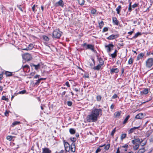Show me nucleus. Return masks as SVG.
Segmentation results:
<instances>
[{
    "instance_id": "1a4fd4ad",
    "label": "nucleus",
    "mask_w": 153,
    "mask_h": 153,
    "mask_svg": "<svg viewBox=\"0 0 153 153\" xmlns=\"http://www.w3.org/2000/svg\"><path fill=\"white\" fill-rule=\"evenodd\" d=\"M42 153H52V151L47 147H45L42 149Z\"/></svg>"
},
{
    "instance_id": "6e6d98bb",
    "label": "nucleus",
    "mask_w": 153,
    "mask_h": 153,
    "mask_svg": "<svg viewBox=\"0 0 153 153\" xmlns=\"http://www.w3.org/2000/svg\"><path fill=\"white\" fill-rule=\"evenodd\" d=\"M149 140L150 142L153 141V135L151 136Z\"/></svg>"
},
{
    "instance_id": "79ce46f5",
    "label": "nucleus",
    "mask_w": 153,
    "mask_h": 153,
    "mask_svg": "<svg viewBox=\"0 0 153 153\" xmlns=\"http://www.w3.org/2000/svg\"><path fill=\"white\" fill-rule=\"evenodd\" d=\"M97 12L96 10L93 9L91 10V13L93 14H95Z\"/></svg>"
},
{
    "instance_id": "bf43d9fd",
    "label": "nucleus",
    "mask_w": 153,
    "mask_h": 153,
    "mask_svg": "<svg viewBox=\"0 0 153 153\" xmlns=\"http://www.w3.org/2000/svg\"><path fill=\"white\" fill-rule=\"evenodd\" d=\"M137 5H138V4L135 3V4H134L132 6V7L134 8L136 7L137 6Z\"/></svg>"
},
{
    "instance_id": "f03ea898",
    "label": "nucleus",
    "mask_w": 153,
    "mask_h": 153,
    "mask_svg": "<svg viewBox=\"0 0 153 153\" xmlns=\"http://www.w3.org/2000/svg\"><path fill=\"white\" fill-rule=\"evenodd\" d=\"M91 113L95 116L97 119L100 114L102 115V110L100 108H94L93 109Z\"/></svg>"
},
{
    "instance_id": "2f4dec72",
    "label": "nucleus",
    "mask_w": 153,
    "mask_h": 153,
    "mask_svg": "<svg viewBox=\"0 0 153 153\" xmlns=\"http://www.w3.org/2000/svg\"><path fill=\"white\" fill-rule=\"evenodd\" d=\"M141 35V33L140 32H138L135 34L134 36L133 37V38L134 39L136 38L139 35Z\"/></svg>"
},
{
    "instance_id": "bb28decb",
    "label": "nucleus",
    "mask_w": 153,
    "mask_h": 153,
    "mask_svg": "<svg viewBox=\"0 0 153 153\" xmlns=\"http://www.w3.org/2000/svg\"><path fill=\"white\" fill-rule=\"evenodd\" d=\"M121 113L119 111H117L115 112L114 114V117H119Z\"/></svg>"
},
{
    "instance_id": "69168bd1",
    "label": "nucleus",
    "mask_w": 153,
    "mask_h": 153,
    "mask_svg": "<svg viewBox=\"0 0 153 153\" xmlns=\"http://www.w3.org/2000/svg\"><path fill=\"white\" fill-rule=\"evenodd\" d=\"M95 65H94V63L93 64L92 63H91V62H89V65L91 67H92L93 66H94Z\"/></svg>"
},
{
    "instance_id": "9d476101",
    "label": "nucleus",
    "mask_w": 153,
    "mask_h": 153,
    "mask_svg": "<svg viewBox=\"0 0 153 153\" xmlns=\"http://www.w3.org/2000/svg\"><path fill=\"white\" fill-rule=\"evenodd\" d=\"M64 146L65 150L66 152H69L70 150V144L67 142L64 143Z\"/></svg>"
},
{
    "instance_id": "393cba45",
    "label": "nucleus",
    "mask_w": 153,
    "mask_h": 153,
    "mask_svg": "<svg viewBox=\"0 0 153 153\" xmlns=\"http://www.w3.org/2000/svg\"><path fill=\"white\" fill-rule=\"evenodd\" d=\"M32 66L35 67L36 70H37L40 68V65L39 64H38L37 65L33 64L31 66L32 67Z\"/></svg>"
},
{
    "instance_id": "de8ad7c7",
    "label": "nucleus",
    "mask_w": 153,
    "mask_h": 153,
    "mask_svg": "<svg viewBox=\"0 0 153 153\" xmlns=\"http://www.w3.org/2000/svg\"><path fill=\"white\" fill-rule=\"evenodd\" d=\"M40 81L39 79L36 81V82L35 83V85H38L40 82Z\"/></svg>"
},
{
    "instance_id": "49530a36",
    "label": "nucleus",
    "mask_w": 153,
    "mask_h": 153,
    "mask_svg": "<svg viewBox=\"0 0 153 153\" xmlns=\"http://www.w3.org/2000/svg\"><path fill=\"white\" fill-rule=\"evenodd\" d=\"M21 5H17V7L19 8V9L22 11L23 12V10L21 7Z\"/></svg>"
},
{
    "instance_id": "13d9d810",
    "label": "nucleus",
    "mask_w": 153,
    "mask_h": 153,
    "mask_svg": "<svg viewBox=\"0 0 153 153\" xmlns=\"http://www.w3.org/2000/svg\"><path fill=\"white\" fill-rule=\"evenodd\" d=\"M114 104H112L110 106V108L112 110L114 108Z\"/></svg>"
},
{
    "instance_id": "cd10ccee",
    "label": "nucleus",
    "mask_w": 153,
    "mask_h": 153,
    "mask_svg": "<svg viewBox=\"0 0 153 153\" xmlns=\"http://www.w3.org/2000/svg\"><path fill=\"white\" fill-rule=\"evenodd\" d=\"M69 132L70 134H74L76 132L75 130L73 128L70 129Z\"/></svg>"
},
{
    "instance_id": "603ef678",
    "label": "nucleus",
    "mask_w": 153,
    "mask_h": 153,
    "mask_svg": "<svg viewBox=\"0 0 153 153\" xmlns=\"http://www.w3.org/2000/svg\"><path fill=\"white\" fill-rule=\"evenodd\" d=\"M110 147L109 145H107L105 147L104 149L106 150H108L109 149Z\"/></svg>"
},
{
    "instance_id": "0eeeda50",
    "label": "nucleus",
    "mask_w": 153,
    "mask_h": 153,
    "mask_svg": "<svg viewBox=\"0 0 153 153\" xmlns=\"http://www.w3.org/2000/svg\"><path fill=\"white\" fill-rule=\"evenodd\" d=\"M23 59L27 61H29L31 60L32 57L30 54L28 53H26L22 56Z\"/></svg>"
},
{
    "instance_id": "7c9ffc66",
    "label": "nucleus",
    "mask_w": 153,
    "mask_h": 153,
    "mask_svg": "<svg viewBox=\"0 0 153 153\" xmlns=\"http://www.w3.org/2000/svg\"><path fill=\"white\" fill-rule=\"evenodd\" d=\"M102 99V97L100 95H97L96 97L97 100L98 101H101Z\"/></svg>"
},
{
    "instance_id": "f3484780",
    "label": "nucleus",
    "mask_w": 153,
    "mask_h": 153,
    "mask_svg": "<svg viewBox=\"0 0 153 153\" xmlns=\"http://www.w3.org/2000/svg\"><path fill=\"white\" fill-rule=\"evenodd\" d=\"M113 23L114 25H118L119 22L117 18L115 17H113L112 18Z\"/></svg>"
},
{
    "instance_id": "ea45409f",
    "label": "nucleus",
    "mask_w": 153,
    "mask_h": 153,
    "mask_svg": "<svg viewBox=\"0 0 153 153\" xmlns=\"http://www.w3.org/2000/svg\"><path fill=\"white\" fill-rule=\"evenodd\" d=\"M67 104L68 106H71L72 105V103L71 101H68L67 102Z\"/></svg>"
},
{
    "instance_id": "dca6fc26",
    "label": "nucleus",
    "mask_w": 153,
    "mask_h": 153,
    "mask_svg": "<svg viewBox=\"0 0 153 153\" xmlns=\"http://www.w3.org/2000/svg\"><path fill=\"white\" fill-rule=\"evenodd\" d=\"M119 70L117 68H112L110 69V73L111 74H112L114 73H117L119 72Z\"/></svg>"
},
{
    "instance_id": "4be33fe9",
    "label": "nucleus",
    "mask_w": 153,
    "mask_h": 153,
    "mask_svg": "<svg viewBox=\"0 0 153 153\" xmlns=\"http://www.w3.org/2000/svg\"><path fill=\"white\" fill-rule=\"evenodd\" d=\"M42 38L43 40L46 42H48L49 40V38L47 36L45 35L42 36Z\"/></svg>"
},
{
    "instance_id": "5701e85b",
    "label": "nucleus",
    "mask_w": 153,
    "mask_h": 153,
    "mask_svg": "<svg viewBox=\"0 0 153 153\" xmlns=\"http://www.w3.org/2000/svg\"><path fill=\"white\" fill-rule=\"evenodd\" d=\"M144 56V54L143 53H140L138 55L137 57V60H138L140 59H141Z\"/></svg>"
},
{
    "instance_id": "4d7b16f0",
    "label": "nucleus",
    "mask_w": 153,
    "mask_h": 153,
    "mask_svg": "<svg viewBox=\"0 0 153 153\" xmlns=\"http://www.w3.org/2000/svg\"><path fill=\"white\" fill-rule=\"evenodd\" d=\"M134 129L133 128H131L129 131V133H132L134 131Z\"/></svg>"
},
{
    "instance_id": "e2e57ef3",
    "label": "nucleus",
    "mask_w": 153,
    "mask_h": 153,
    "mask_svg": "<svg viewBox=\"0 0 153 153\" xmlns=\"http://www.w3.org/2000/svg\"><path fill=\"white\" fill-rule=\"evenodd\" d=\"M4 115L6 116H7L8 115V112L7 111H6L4 113Z\"/></svg>"
},
{
    "instance_id": "8fccbe9b",
    "label": "nucleus",
    "mask_w": 153,
    "mask_h": 153,
    "mask_svg": "<svg viewBox=\"0 0 153 153\" xmlns=\"http://www.w3.org/2000/svg\"><path fill=\"white\" fill-rule=\"evenodd\" d=\"M66 93V91H64L62 92V93H60V94L62 96V97H63Z\"/></svg>"
},
{
    "instance_id": "c756f323",
    "label": "nucleus",
    "mask_w": 153,
    "mask_h": 153,
    "mask_svg": "<svg viewBox=\"0 0 153 153\" xmlns=\"http://www.w3.org/2000/svg\"><path fill=\"white\" fill-rule=\"evenodd\" d=\"M78 2L80 5H83L85 2L84 0H78Z\"/></svg>"
},
{
    "instance_id": "680f3d73",
    "label": "nucleus",
    "mask_w": 153,
    "mask_h": 153,
    "mask_svg": "<svg viewBox=\"0 0 153 153\" xmlns=\"http://www.w3.org/2000/svg\"><path fill=\"white\" fill-rule=\"evenodd\" d=\"M65 85L67 86L68 87H70V85L69 84V82H65Z\"/></svg>"
},
{
    "instance_id": "c03bdc74",
    "label": "nucleus",
    "mask_w": 153,
    "mask_h": 153,
    "mask_svg": "<svg viewBox=\"0 0 153 153\" xmlns=\"http://www.w3.org/2000/svg\"><path fill=\"white\" fill-rule=\"evenodd\" d=\"M26 92V91L25 90H23L22 91H19V93L20 94H25Z\"/></svg>"
},
{
    "instance_id": "052dcab7",
    "label": "nucleus",
    "mask_w": 153,
    "mask_h": 153,
    "mask_svg": "<svg viewBox=\"0 0 153 153\" xmlns=\"http://www.w3.org/2000/svg\"><path fill=\"white\" fill-rule=\"evenodd\" d=\"M122 147L124 148L127 149L128 147V146L127 144H125L124 146H123Z\"/></svg>"
},
{
    "instance_id": "9b49d317",
    "label": "nucleus",
    "mask_w": 153,
    "mask_h": 153,
    "mask_svg": "<svg viewBox=\"0 0 153 153\" xmlns=\"http://www.w3.org/2000/svg\"><path fill=\"white\" fill-rule=\"evenodd\" d=\"M114 45L112 44H109L108 45H106L105 47L107 48V51L108 52H110L111 50L113 48Z\"/></svg>"
},
{
    "instance_id": "f257e3e1",
    "label": "nucleus",
    "mask_w": 153,
    "mask_h": 153,
    "mask_svg": "<svg viewBox=\"0 0 153 153\" xmlns=\"http://www.w3.org/2000/svg\"><path fill=\"white\" fill-rule=\"evenodd\" d=\"M143 140L137 138L131 141L132 143L134 145L133 149L135 150H137L139 148L140 145L143 142Z\"/></svg>"
},
{
    "instance_id": "c85d7f7f",
    "label": "nucleus",
    "mask_w": 153,
    "mask_h": 153,
    "mask_svg": "<svg viewBox=\"0 0 153 153\" xmlns=\"http://www.w3.org/2000/svg\"><path fill=\"white\" fill-rule=\"evenodd\" d=\"M129 117H130V115H128L124 119V120L123 122V124H125L127 122V121H128V120L129 119Z\"/></svg>"
},
{
    "instance_id": "338daca9",
    "label": "nucleus",
    "mask_w": 153,
    "mask_h": 153,
    "mask_svg": "<svg viewBox=\"0 0 153 153\" xmlns=\"http://www.w3.org/2000/svg\"><path fill=\"white\" fill-rule=\"evenodd\" d=\"M116 153H120V148L119 147L117 149Z\"/></svg>"
},
{
    "instance_id": "a878e982",
    "label": "nucleus",
    "mask_w": 153,
    "mask_h": 153,
    "mask_svg": "<svg viewBox=\"0 0 153 153\" xmlns=\"http://www.w3.org/2000/svg\"><path fill=\"white\" fill-rule=\"evenodd\" d=\"M5 74L7 76H10L12 75V73L8 71H6Z\"/></svg>"
},
{
    "instance_id": "37998d69",
    "label": "nucleus",
    "mask_w": 153,
    "mask_h": 153,
    "mask_svg": "<svg viewBox=\"0 0 153 153\" xmlns=\"http://www.w3.org/2000/svg\"><path fill=\"white\" fill-rule=\"evenodd\" d=\"M37 5H36V6L35 5H33V6L32 7V10H33V11L34 12H35V11H36V10H35V7H36V6H37Z\"/></svg>"
},
{
    "instance_id": "5fc2aeb1",
    "label": "nucleus",
    "mask_w": 153,
    "mask_h": 153,
    "mask_svg": "<svg viewBox=\"0 0 153 153\" xmlns=\"http://www.w3.org/2000/svg\"><path fill=\"white\" fill-rule=\"evenodd\" d=\"M22 68L23 69H24L25 68H29V66L28 65H25L24 66H22Z\"/></svg>"
},
{
    "instance_id": "6e6552de",
    "label": "nucleus",
    "mask_w": 153,
    "mask_h": 153,
    "mask_svg": "<svg viewBox=\"0 0 153 153\" xmlns=\"http://www.w3.org/2000/svg\"><path fill=\"white\" fill-rule=\"evenodd\" d=\"M119 35L118 34H112L107 37V39L108 40H112L116 39L119 37Z\"/></svg>"
},
{
    "instance_id": "0e129e2a",
    "label": "nucleus",
    "mask_w": 153,
    "mask_h": 153,
    "mask_svg": "<svg viewBox=\"0 0 153 153\" xmlns=\"http://www.w3.org/2000/svg\"><path fill=\"white\" fill-rule=\"evenodd\" d=\"M128 10L129 12H131L132 10V9L131 7V6H129L128 8Z\"/></svg>"
},
{
    "instance_id": "4468645a",
    "label": "nucleus",
    "mask_w": 153,
    "mask_h": 153,
    "mask_svg": "<svg viewBox=\"0 0 153 153\" xmlns=\"http://www.w3.org/2000/svg\"><path fill=\"white\" fill-rule=\"evenodd\" d=\"M75 143L73 142L71 145L70 149H71V151L74 152L75 151Z\"/></svg>"
},
{
    "instance_id": "f8f14e48",
    "label": "nucleus",
    "mask_w": 153,
    "mask_h": 153,
    "mask_svg": "<svg viewBox=\"0 0 153 153\" xmlns=\"http://www.w3.org/2000/svg\"><path fill=\"white\" fill-rule=\"evenodd\" d=\"M33 48V44H30L26 48H22V49L23 50L29 51L31 50Z\"/></svg>"
},
{
    "instance_id": "774afa93",
    "label": "nucleus",
    "mask_w": 153,
    "mask_h": 153,
    "mask_svg": "<svg viewBox=\"0 0 153 153\" xmlns=\"http://www.w3.org/2000/svg\"><path fill=\"white\" fill-rule=\"evenodd\" d=\"M140 126L138 127H134L133 128V129H134V130L138 129V128H140Z\"/></svg>"
},
{
    "instance_id": "e433bc0d",
    "label": "nucleus",
    "mask_w": 153,
    "mask_h": 153,
    "mask_svg": "<svg viewBox=\"0 0 153 153\" xmlns=\"http://www.w3.org/2000/svg\"><path fill=\"white\" fill-rule=\"evenodd\" d=\"M70 140L71 141L73 142H75L76 140V139L75 137H70Z\"/></svg>"
},
{
    "instance_id": "aec40b11",
    "label": "nucleus",
    "mask_w": 153,
    "mask_h": 153,
    "mask_svg": "<svg viewBox=\"0 0 153 153\" xmlns=\"http://www.w3.org/2000/svg\"><path fill=\"white\" fill-rule=\"evenodd\" d=\"M117 50H115L114 52L113 53L111 54V56L112 58H115L117 56Z\"/></svg>"
},
{
    "instance_id": "ddd939ff",
    "label": "nucleus",
    "mask_w": 153,
    "mask_h": 153,
    "mask_svg": "<svg viewBox=\"0 0 153 153\" xmlns=\"http://www.w3.org/2000/svg\"><path fill=\"white\" fill-rule=\"evenodd\" d=\"M64 5L63 1L62 0H59L58 2L56 3L55 4V6L56 7L60 6L63 7Z\"/></svg>"
},
{
    "instance_id": "3c124183",
    "label": "nucleus",
    "mask_w": 153,
    "mask_h": 153,
    "mask_svg": "<svg viewBox=\"0 0 153 153\" xmlns=\"http://www.w3.org/2000/svg\"><path fill=\"white\" fill-rule=\"evenodd\" d=\"M101 151V149L99 148V147L96 151L95 153H98V152H100Z\"/></svg>"
},
{
    "instance_id": "a211bd4d",
    "label": "nucleus",
    "mask_w": 153,
    "mask_h": 153,
    "mask_svg": "<svg viewBox=\"0 0 153 153\" xmlns=\"http://www.w3.org/2000/svg\"><path fill=\"white\" fill-rule=\"evenodd\" d=\"M97 59H98L99 62L100 63V64L101 65H102L104 63V62L103 59L101 57L99 58L98 56H97Z\"/></svg>"
},
{
    "instance_id": "a18cd8bd",
    "label": "nucleus",
    "mask_w": 153,
    "mask_h": 153,
    "mask_svg": "<svg viewBox=\"0 0 153 153\" xmlns=\"http://www.w3.org/2000/svg\"><path fill=\"white\" fill-rule=\"evenodd\" d=\"M116 131L115 128L112 131L111 135V136H113Z\"/></svg>"
},
{
    "instance_id": "58836bf2",
    "label": "nucleus",
    "mask_w": 153,
    "mask_h": 153,
    "mask_svg": "<svg viewBox=\"0 0 153 153\" xmlns=\"http://www.w3.org/2000/svg\"><path fill=\"white\" fill-rule=\"evenodd\" d=\"M20 123V122L19 121H15L13 123L12 125L13 126H15L19 124Z\"/></svg>"
},
{
    "instance_id": "a19ab883",
    "label": "nucleus",
    "mask_w": 153,
    "mask_h": 153,
    "mask_svg": "<svg viewBox=\"0 0 153 153\" xmlns=\"http://www.w3.org/2000/svg\"><path fill=\"white\" fill-rule=\"evenodd\" d=\"M144 152V149H140L138 152V153H143Z\"/></svg>"
},
{
    "instance_id": "20e7f679",
    "label": "nucleus",
    "mask_w": 153,
    "mask_h": 153,
    "mask_svg": "<svg viewBox=\"0 0 153 153\" xmlns=\"http://www.w3.org/2000/svg\"><path fill=\"white\" fill-rule=\"evenodd\" d=\"M62 32L59 29H56L53 32L52 37L55 38L59 39L62 35Z\"/></svg>"
},
{
    "instance_id": "423d86ee",
    "label": "nucleus",
    "mask_w": 153,
    "mask_h": 153,
    "mask_svg": "<svg viewBox=\"0 0 153 153\" xmlns=\"http://www.w3.org/2000/svg\"><path fill=\"white\" fill-rule=\"evenodd\" d=\"M82 46L85 47L86 46L85 49H89L93 51L94 52V46L91 44H88L85 43L82 44Z\"/></svg>"
},
{
    "instance_id": "7ed1b4c3",
    "label": "nucleus",
    "mask_w": 153,
    "mask_h": 153,
    "mask_svg": "<svg viewBox=\"0 0 153 153\" xmlns=\"http://www.w3.org/2000/svg\"><path fill=\"white\" fill-rule=\"evenodd\" d=\"M86 120L88 122H95L97 121V118L91 113L90 114L87 116Z\"/></svg>"
},
{
    "instance_id": "864d4df0",
    "label": "nucleus",
    "mask_w": 153,
    "mask_h": 153,
    "mask_svg": "<svg viewBox=\"0 0 153 153\" xmlns=\"http://www.w3.org/2000/svg\"><path fill=\"white\" fill-rule=\"evenodd\" d=\"M117 97H118V96H117V95L116 94H114L113 95V96L112 97V98L114 99L117 98Z\"/></svg>"
},
{
    "instance_id": "f704fd0d",
    "label": "nucleus",
    "mask_w": 153,
    "mask_h": 153,
    "mask_svg": "<svg viewBox=\"0 0 153 153\" xmlns=\"http://www.w3.org/2000/svg\"><path fill=\"white\" fill-rule=\"evenodd\" d=\"M100 28H101L104 25V23L102 21H101L99 23Z\"/></svg>"
},
{
    "instance_id": "b1692460",
    "label": "nucleus",
    "mask_w": 153,
    "mask_h": 153,
    "mask_svg": "<svg viewBox=\"0 0 153 153\" xmlns=\"http://www.w3.org/2000/svg\"><path fill=\"white\" fill-rule=\"evenodd\" d=\"M121 9V5H119L116 9V10L118 14H119Z\"/></svg>"
},
{
    "instance_id": "2eb2a0df",
    "label": "nucleus",
    "mask_w": 153,
    "mask_h": 153,
    "mask_svg": "<svg viewBox=\"0 0 153 153\" xmlns=\"http://www.w3.org/2000/svg\"><path fill=\"white\" fill-rule=\"evenodd\" d=\"M144 117V115L143 113H140L137 114L135 117L136 119H141Z\"/></svg>"
},
{
    "instance_id": "4c0bfd02",
    "label": "nucleus",
    "mask_w": 153,
    "mask_h": 153,
    "mask_svg": "<svg viewBox=\"0 0 153 153\" xmlns=\"http://www.w3.org/2000/svg\"><path fill=\"white\" fill-rule=\"evenodd\" d=\"M1 99L3 100H5L6 101H8L9 100L7 98H6L5 96H3Z\"/></svg>"
},
{
    "instance_id": "72a5a7b5",
    "label": "nucleus",
    "mask_w": 153,
    "mask_h": 153,
    "mask_svg": "<svg viewBox=\"0 0 153 153\" xmlns=\"http://www.w3.org/2000/svg\"><path fill=\"white\" fill-rule=\"evenodd\" d=\"M133 59L131 58H130L128 61V64H131L133 63Z\"/></svg>"
},
{
    "instance_id": "6ab92c4d",
    "label": "nucleus",
    "mask_w": 153,
    "mask_h": 153,
    "mask_svg": "<svg viewBox=\"0 0 153 153\" xmlns=\"http://www.w3.org/2000/svg\"><path fill=\"white\" fill-rule=\"evenodd\" d=\"M148 93V91L147 88H144L142 91L140 92L141 94H146Z\"/></svg>"
},
{
    "instance_id": "412c9836",
    "label": "nucleus",
    "mask_w": 153,
    "mask_h": 153,
    "mask_svg": "<svg viewBox=\"0 0 153 153\" xmlns=\"http://www.w3.org/2000/svg\"><path fill=\"white\" fill-rule=\"evenodd\" d=\"M101 66V65L99 64L97 66L94 67L93 68L94 70H99L100 69Z\"/></svg>"
},
{
    "instance_id": "473e14b6",
    "label": "nucleus",
    "mask_w": 153,
    "mask_h": 153,
    "mask_svg": "<svg viewBox=\"0 0 153 153\" xmlns=\"http://www.w3.org/2000/svg\"><path fill=\"white\" fill-rule=\"evenodd\" d=\"M13 137L12 136L10 135V136H8L7 137V139L9 140V141H10L12 140V139H13Z\"/></svg>"
},
{
    "instance_id": "c9c22d12",
    "label": "nucleus",
    "mask_w": 153,
    "mask_h": 153,
    "mask_svg": "<svg viewBox=\"0 0 153 153\" xmlns=\"http://www.w3.org/2000/svg\"><path fill=\"white\" fill-rule=\"evenodd\" d=\"M126 136V134H122L121 136V139L122 140H123V139L125 138Z\"/></svg>"
},
{
    "instance_id": "39448f33",
    "label": "nucleus",
    "mask_w": 153,
    "mask_h": 153,
    "mask_svg": "<svg viewBox=\"0 0 153 153\" xmlns=\"http://www.w3.org/2000/svg\"><path fill=\"white\" fill-rule=\"evenodd\" d=\"M153 65V59L150 58L148 59L146 62V66L147 67L150 68Z\"/></svg>"
},
{
    "instance_id": "09e8293b",
    "label": "nucleus",
    "mask_w": 153,
    "mask_h": 153,
    "mask_svg": "<svg viewBox=\"0 0 153 153\" xmlns=\"http://www.w3.org/2000/svg\"><path fill=\"white\" fill-rule=\"evenodd\" d=\"M108 28L107 27H105L103 28L102 30V32H105L108 30Z\"/></svg>"
}]
</instances>
